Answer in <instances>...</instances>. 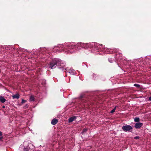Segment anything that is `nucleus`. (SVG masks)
<instances>
[{
	"label": "nucleus",
	"mask_w": 151,
	"mask_h": 151,
	"mask_svg": "<svg viewBox=\"0 0 151 151\" xmlns=\"http://www.w3.org/2000/svg\"><path fill=\"white\" fill-rule=\"evenodd\" d=\"M69 46L68 43H67L58 45L57 46L55 47L54 48H40L35 52V54L37 55V57L39 58H45L44 54L52 55L53 52H63L65 53L68 54L70 53V52H68L69 51Z\"/></svg>",
	"instance_id": "obj_1"
},
{
	"label": "nucleus",
	"mask_w": 151,
	"mask_h": 151,
	"mask_svg": "<svg viewBox=\"0 0 151 151\" xmlns=\"http://www.w3.org/2000/svg\"><path fill=\"white\" fill-rule=\"evenodd\" d=\"M70 53H73L82 49H85L86 51L87 50V43L81 42L68 43Z\"/></svg>",
	"instance_id": "obj_2"
},
{
	"label": "nucleus",
	"mask_w": 151,
	"mask_h": 151,
	"mask_svg": "<svg viewBox=\"0 0 151 151\" xmlns=\"http://www.w3.org/2000/svg\"><path fill=\"white\" fill-rule=\"evenodd\" d=\"M102 45H100L95 42L87 43V50L89 52H91L98 54V53L101 52Z\"/></svg>",
	"instance_id": "obj_3"
},
{
	"label": "nucleus",
	"mask_w": 151,
	"mask_h": 151,
	"mask_svg": "<svg viewBox=\"0 0 151 151\" xmlns=\"http://www.w3.org/2000/svg\"><path fill=\"white\" fill-rule=\"evenodd\" d=\"M118 50L119 49H118L114 48L113 50L112 51V52L114 53L115 52L116 53V55L114 56L115 60L116 62V61L120 62L122 61L124 62V61H129V60H128L127 58L122 56V54L120 52L117 53Z\"/></svg>",
	"instance_id": "obj_4"
},
{
	"label": "nucleus",
	"mask_w": 151,
	"mask_h": 151,
	"mask_svg": "<svg viewBox=\"0 0 151 151\" xmlns=\"http://www.w3.org/2000/svg\"><path fill=\"white\" fill-rule=\"evenodd\" d=\"M59 61L58 58H54L52 59L49 63L48 65L49 68L51 69H54L57 66L58 62Z\"/></svg>",
	"instance_id": "obj_5"
},
{
	"label": "nucleus",
	"mask_w": 151,
	"mask_h": 151,
	"mask_svg": "<svg viewBox=\"0 0 151 151\" xmlns=\"http://www.w3.org/2000/svg\"><path fill=\"white\" fill-rule=\"evenodd\" d=\"M59 61L58 62L57 66L58 68L62 71L64 70V68L65 67V63L58 58Z\"/></svg>",
	"instance_id": "obj_6"
},
{
	"label": "nucleus",
	"mask_w": 151,
	"mask_h": 151,
	"mask_svg": "<svg viewBox=\"0 0 151 151\" xmlns=\"http://www.w3.org/2000/svg\"><path fill=\"white\" fill-rule=\"evenodd\" d=\"M113 49H109L107 48L104 47L102 45V47H101V51H103L106 54H111L112 53H114V52H112Z\"/></svg>",
	"instance_id": "obj_7"
},
{
	"label": "nucleus",
	"mask_w": 151,
	"mask_h": 151,
	"mask_svg": "<svg viewBox=\"0 0 151 151\" xmlns=\"http://www.w3.org/2000/svg\"><path fill=\"white\" fill-rule=\"evenodd\" d=\"M122 129L124 131L126 132H131V130H132L133 128L130 125H126L123 126Z\"/></svg>",
	"instance_id": "obj_8"
},
{
	"label": "nucleus",
	"mask_w": 151,
	"mask_h": 151,
	"mask_svg": "<svg viewBox=\"0 0 151 151\" xmlns=\"http://www.w3.org/2000/svg\"><path fill=\"white\" fill-rule=\"evenodd\" d=\"M65 71L66 72H68L70 74L72 75H75L76 74V72L75 70L72 68H67L65 69Z\"/></svg>",
	"instance_id": "obj_9"
},
{
	"label": "nucleus",
	"mask_w": 151,
	"mask_h": 151,
	"mask_svg": "<svg viewBox=\"0 0 151 151\" xmlns=\"http://www.w3.org/2000/svg\"><path fill=\"white\" fill-rule=\"evenodd\" d=\"M85 98V95L84 93H81L80 94L79 99L80 101H81V103H83L86 101V100H84Z\"/></svg>",
	"instance_id": "obj_10"
},
{
	"label": "nucleus",
	"mask_w": 151,
	"mask_h": 151,
	"mask_svg": "<svg viewBox=\"0 0 151 151\" xmlns=\"http://www.w3.org/2000/svg\"><path fill=\"white\" fill-rule=\"evenodd\" d=\"M143 125V124L141 122H137L135 124L134 127L136 129L140 128Z\"/></svg>",
	"instance_id": "obj_11"
},
{
	"label": "nucleus",
	"mask_w": 151,
	"mask_h": 151,
	"mask_svg": "<svg viewBox=\"0 0 151 151\" xmlns=\"http://www.w3.org/2000/svg\"><path fill=\"white\" fill-rule=\"evenodd\" d=\"M77 117L76 116H73L70 117L68 119V122H71L74 121L75 119H76Z\"/></svg>",
	"instance_id": "obj_12"
},
{
	"label": "nucleus",
	"mask_w": 151,
	"mask_h": 151,
	"mask_svg": "<svg viewBox=\"0 0 151 151\" xmlns=\"http://www.w3.org/2000/svg\"><path fill=\"white\" fill-rule=\"evenodd\" d=\"M58 122V120L56 119H53L51 122V124L53 125H55Z\"/></svg>",
	"instance_id": "obj_13"
},
{
	"label": "nucleus",
	"mask_w": 151,
	"mask_h": 151,
	"mask_svg": "<svg viewBox=\"0 0 151 151\" xmlns=\"http://www.w3.org/2000/svg\"><path fill=\"white\" fill-rule=\"evenodd\" d=\"M20 97V95L19 94L17 93L16 94H14L12 96V97L13 99H18Z\"/></svg>",
	"instance_id": "obj_14"
},
{
	"label": "nucleus",
	"mask_w": 151,
	"mask_h": 151,
	"mask_svg": "<svg viewBox=\"0 0 151 151\" xmlns=\"http://www.w3.org/2000/svg\"><path fill=\"white\" fill-rule=\"evenodd\" d=\"M6 101L3 97L1 96H0V101L2 103H4Z\"/></svg>",
	"instance_id": "obj_15"
},
{
	"label": "nucleus",
	"mask_w": 151,
	"mask_h": 151,
	"mask_svg": "<svg viewBox=\"0 0 151 151\" xmlns=\"http://www.w3.org/2000/svg\"><path fill=\"white\" fill-rule=\"evenodd\" d=\"M92 76H93V78L94 80L97 79L98 77V76L96 74L93 73H92Z\"/></svg>",
	"instance_id": "obj_16"
},
{
	"label": "nucleus",
	"mask_w": 151,
	"mask_h": 151,
	"mask_svg": "<svg viewBox=\"0 0 151 151\" xmlns=\"http://www.w3.org/2000/svg\"><path fill=\"white\" fill-rule=\"evenodd\" d=\"M35 98L33 96H30L29 98V101H34Z\"/></svg>",
	"instance_id": "obj_17"
},
{
	"label": "nucleus",
	"mask_w": 151,
	"mask_h": 151,
	"mask_svg": "<svg viewBox=\"0 0 151 151\" xmlns=\"http://www.w3.org/2000/svg\"><path fill=\"white\" fill-rule=\"evenodd\" d=\"M10 47L11 46H5L4 47V49L6 50H10Z\"/></svg>",
	"instance_id": "obj_18"
},
{
	"label": "nucleus",
	"mask_w": 151,
	"mask_h": 151,
	"mask_svg": "<svg viewBox=\"0 0 151 151\" xmlns=\"http://www.w3.org/2000/svg\"><path fill=\"white\" fill-rule=\"evenodd\" d=\"M108 60L110 63H112L113 61L115 60L112 58H109L108 59Z\"/></svg>",
	"instance_id": "obj_19"
},
{
	"label": "nucleus",
	"mask_w": 151,
	"mask_h": 151,
	"mask_svg": "<svg viewBox=\"0 0 151 151\" xmlns=\"http://www.w3.org/2000/svg\"><path fill=\"white\" fill-rule=\"evenodd\" d=\"M139 119L138 117H135L134 119V121L136 122H138L139 121Z\"/></svg>",
	"instance_id": "obj_20"
},
{
	"label": "nucleus",
	"mask_w": 151,
	"mask_h": 151,
	"mask_svg": "<svg viewBox=\"0 0 151 151\" xmlns=\"http://www.w3.org/2000/svg\"><path fill=\"white\" fill-rule=\"evenodd\" d=\"M134 86H135L138 88H139L140 87V85L138 84L135 83L134 84Z\"/></svg>",
	"instance_id": "obj_21"
},
{
	"label": "nucleus",
	"mask_w": 151,
	"mask_h": 151,
	"mask_svg": "<svg viewBox=\"0 0 151 151\" xmlns=\"http://www.w3.org/2000/svg\"><path fill=\"white\" fill-rule=\"evenodd\" d=\"M29 148L28 147L24 148V151H29Z\"/></svg>",
	"instance_id": "obj_22"
},
{
	"label": "nucleus",
	"mask_w": 151,
	"mask_h": 151,
	"mask_svg": "<svg viewBox=\"0 0 151 151\" xmlns=\"http://www.w3.org/2000/svg\"><path fill=\"white\" fill-rule=\"evenodd\" d=\"M116 107V106H115V107L111 111L110 113H112L115 111Z\"/></svg>",
	"instance_id": "obj_23"
},
{
	"label": "nucleus",
	"mask_w": 151,
	"mask_h": 151,
	"mask_svg": "<svg viewBox=\"0 0 151 151\" xmlns=\"http://www.w3.org/2000/svg\"><path fill=\"white\" fill-rule=\"evenodd\" d=\"M87 129H86V128L84 129L81 132L83 134L84 132H86L87 131Z\"/></svg>",
	"instance_id": "obj_24"
},
{
	"label": "nucleus",
	"mask_w": 151,
	"mask_h": 151,
	"mask_svg": "<svg viewBox=\"0 0 151 151\" xmlns=\"http://www.w3.org/2000/svg\"><path fill=\"white\" fill-rule=\"evenodd\" d=\"M140 137L139 136H136L134 137V139H139Z\"/></svg>",
	"instance_id": "obj_25"
},
{
	"label": "nucleus",
	"mask_w": 151,
	"mask_h": 151,
	"mask_svg": "<svg viewBox=\"0 0 151 151\" xmlns=\"http://www.w3.org/2000/svg\"><path fill=\"white\" fill-rule=\"evenodd\" d=\"M26 100H25L23 99H22V100L21 103H22L23 104V103H25L26 102Z\"/></svg>",
	"instance_id": "obj_26"
},
{
	"label": "nucleus",
	"mask_w": 151,
	"mask_h": 151,
	"mask_svg": "<svg viewBox=\"0 0 151 151\" xmlns=\"http://www.w3.org/2000/svg\"><path fill=\"white\" fill-rule=\"evenodd\" d=\"M22 50L24 52H28V51L27 50L24 49H22Z\"/></svg>",
	"instance_id": "obj_27"
},
{
	"label": "nucleus",
	"mask_w": 151,
	"mask_h": 151,
	"mask_svg": "<svg viewBox=\"0 0 151 151\" xmlns=\"http://www.w3.org/2000/svg\"><path fill=\"white\" fill-rule=\"evenodd\" d=\"M2 135V132L0 131V136H1Z\"/></svg>",
	"instance_id": "obj_28"
},
{
	"label": "nucleus",
	"mask_w": 151,
	"mask_h": 151,
	"mask_svg": "<svg viewBox=\"0 0 151 151\" xmlns=\"http://www.w3.org/2000/svg\"><path fill=\"white\" fill-rule=\"evenodd\" d=\"M149 100L150 101H151V96L149 98Z\"/></svg>",
	"instance_id": "obj_29"
},
{
	"label": "nucleus",
	"mask_w": 151,
	"mask_h": 151,
	"mask_svg": "<svg viewBox=\"0 0 151 151\" xmlns=\"http://www.w3.org/2000/svg\"><path fill=\"white\" fill-rule=\"evenodd\" d=\"M3 138V137H0V140H1V139H2Z\"/></svg>",
	"instance_id": "obj_30"
},
{
	"label": "nucleus",
	"mask_w": 151,
	"mask_h": 151,
	"mask_svg": "<svg viewBox=\"0 0 151 151\" xmlns=\"http://www.w3.org/2000/svg\"><path fill=\"white\" fill-rule=\"evenodd\" d=\"M25 107H26L25 108H27L28 107H27V104L26 105V106H25Z\"/></svg>",
	"instance_id": "obj_31"
},
{
	"label": "nucleus",
	"mask_w": 151,
	"mask_h": 151,
	"mask_svg": "<svg viewBox=\"0 0 151 151\" xmlns=\"http://www.w3.org/2000/svg\"><path fill=\"white\" fill-rule=\"evenodd\" d=\"M43 81L45 82H45H46V81H45V80H43Z\"/></svg>",
	"instance_id": "obj_32"
},
{
	"label": "nucleus",
	"mask_w": 151,
	"mask_h": 151,
	"mask_svg": "<svg viewBox=\"0 0 151 151\" xmlns=\"http://www.w3.org/2000/svg\"><path fill=\"white\" fill-rule=\"evenodd\" d=\"M5 107V106H3V108H4Z\"/></svg>",
	"instance_id": "obj_33"
},
{
	"label": "nucleus",
	"mask_w": 151,
	"mask_h": 151,
	"mask_svg": "<svg viewBox=\"0 0 151 151\" xmlns=\"http://www.w3.org/2000/svg\"><path fill=\"white\" fill-rule=\"evenodd\" d=\"M124 64H127V63H125L124 62Z\"/></svg>",
	"instance_id": "obj_34"
},
{
	"label": "nucleus",
	"mask_w": 151,
	"mask_h": 151,
	"mask_svg": "<svg viewBox=\"0 0 151 151\" xmlns=\"http://www.w3.org/2000/svg\"><path fill=\"white\" fill-rule=\"evenodd\" d=\"M66 76H67V75H66L65 77H66Z\"/></svg>",
	"instance_id": "obj_35"
},
{
	"label": "nucleus",
	"mask_w": 151,
	"mask_h": 151,
	"mask_svg": "<svg viewBox=\"0 0 151 151\" xmlns=\"http://www.w3.org/2000/svg\"><path fill=\"white\" fill-rule=\"evenodd\" d=\"M99 54H100L99 53Z\"/></svg>",
	"instance_id": "obj_36"
}]
</instances>
